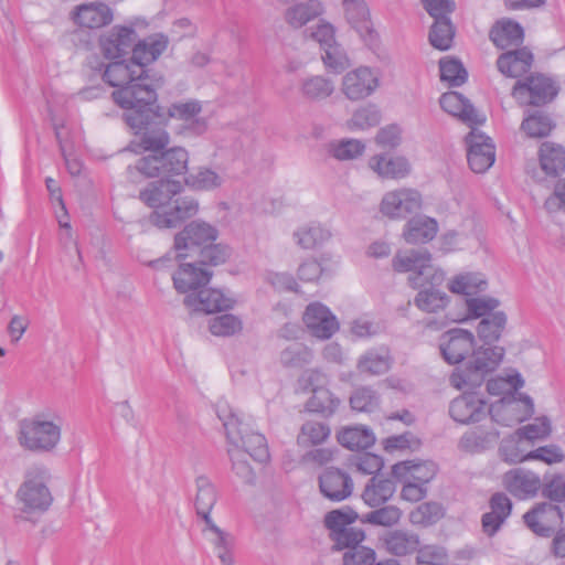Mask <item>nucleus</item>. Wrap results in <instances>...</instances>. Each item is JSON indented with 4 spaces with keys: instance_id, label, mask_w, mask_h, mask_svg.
<instances>
[{
    "instance_id": "obj_42",
    "label": "nucleus",
    "mask_w": 565,
    "mask_h": 565,
    "mask_svg": "<svg viewBox=\"0 0 565 565\" xmlns=\"http://www.w3.org/2000/svg\"><path fill=\"white\" fill-rule=\"evenodd\" d=\"M541 168L551 175L565 170V150L561 145L543 142L540 148Z\"/></svg>"
},
{
    "instance_id": "obj_13",
    "label": "nucleus",
    "mask_w": 565,
    "mask_h": 565,
    "mask_svg": "<svg viewBox=\"0 0 565 565\" xmlns=\"http://www.w3.org/2000/svg\"><path fill=\"white\" fill-rule=\"evenodd\" d=\"M380 86V73L367 66L348 72L341 82V92L352 102L371 96Z\"/></svg>"
},
{
    "instance_id": "obj_23",
    "label": "nucleus",
    "mask_w": 565,
    "mask_h": 565,
    "mask_svg": "<svg viewBox=\"0 0 565 565\" xmlns=\"http://www.w3.org/2000/svg\"><path fill=\"white\" fill-rule=\"evenodd\" d=\"M211 277V271L198 267L195 264L185 263L179 266L172 279L174 288L180 294H185L186 296L192 292H198L205 287L210 282Z\"/></svg>"
},
{
    "instance_id": "obj_24",
    "label": "nucleus",
    "mask_w": 565,
    "mask_h": 565,
    "mask_svg": "<svg viewBox=\"0 0 565 565\" xmlns=\"http://www.w3.org/2000/svg\"><path fill=\"white\" fill-rule=\"evenodd\" d=\"M321 493L331 501H342L351 495L353 481L344 471L337 468L327 469L319 478Z\"/></svg>"
},
{
    "instance_id": "obj_45",
    "label": "nucleus",
    "mask_w": 565,
    "mask_h": 565,
    "mask_svg": "<svg viewBox=\"0 0 565 565\" xmlns=\"http://www.w3.org/2000/svg\"><path fill=\"white\" fill-rule=\"evenodd\" d=\"M500 437L497 429L477 428L466 433L460 439V446L471 452L481 451L494 446Z\"/></svg>"
},
{
    "instance_id": "obj_5",
    "label": "nucleus",
    "mask_w": 565,
    "mask_h": 565,
    "mask_svg": "<svg viewBox=\"0 0 565 565\" xmlns=\"http://www.w3.org/2000/svg\"><path fill=\"white\" fill-rule=\"evenodd\" d=\"M393 268L399 273H412L409 281L414 288L440 285L444 273L435 267L431 255L426 249H409L397 253L393 258Z\"/></svg>"
},
{
    "instance_id": "obj_53",
    "label": "nucleus",
    "mask_w": 565,
    "mask_h": 565,
    "mask_svg": "<svg viewBox=\"0 0 565 565\" xmlns=\"http://www.w3.org/2000/svg\"><path fill=\"white\" fill-rule=\"evenodd\" d=\"M553 128L554 124L551 118L542 111H534L533 114L526 115L521 124V129L530 138H543L547 136Z\"/></svg>"
},
{
    "instance_id": "obj_30",
    "label": "nucleus",
    "mask_w": 565,
    "mask_h": 565,
    "mask_svg": "<svg viewBox=\"0 0 565 565\" xmlns=\"http://www.w3.org/2000/svg\"><path fill=\"white\" fill-rule=\"evenodd\" d=\"M490 512L482 515L483 532L490 536L497 533L511 514V500L502 492L494 493L490 499Z\"/></svg>"
},
{
    "instance_id": "obj_55",
    "label": "nucleus",
    "mask_w": 565,
    "mask_h": 565,
    "mask_svg": "<svg viewBox=\"0 0 565 565\" xmlns=\"http://www.w3.org/2000/svg\"><path fill=\"white\" fill-rule=\"evenodd\" d=\"M349 23L359 31L369 30V8L364 0H343Z\"/></svg>"
},
{
    "instance_id": "obj_22",
    "label": "nucleus",
    "mask_w": 565,
    "mask_h": 565,
    "mask_svg": "<svg viewBox=\"0 0 565 565\" xmlns=\"http://www.w3.org/2000/svg\"><path fill=\"white\" fill-rule=\"evenodd\" d=\"M183 303L194 312L213 313L232 308L234 301L220 289L203 287L184 297Z\"/></svg>"
},
{
    "instance_id": "obj_27",
    "label": "nucleus",
    "mask_w": 565,
    "mask_h": 565,
    "mask_svg": "<svg viewBox=\"0 0 565 565\" xmlns=\"http://www.w3.org/2000/svg\"><path fill=\"white\" fill-rule=\"evenodd\" d=\"M503 483L507 490L519 499L535 495L542 487L539 476L521 469L507 472L503 477Z\"/></svg>"
},
{
    "instance_id": "obj_31",
    "label": "nucleus",
    "mask_w": 565,
    "mask_h": 565,
    "mask_svg": "<svg viewBox=\"0 0 565 565\" xmlns=\"http://www.w3.org/2000/svg\"><path fill=\"white\" fill-rule=\"evenodd\" d=\"M369 167L380 178L403 179L408 175L411 166L404 157L375 154L370 158Z\"/></svg>"
},
{
    "instance_id": "obj_16",
    "label": "nucleus",
    "mask_w": 565,
    "mask_h": 565,
    "mask_svg": "<svg viewBox=\"0 0 565 565\" xmlns=\"http://www.w3.org/2000/svg\"><path fill=\"white\" fill-rule=\"evenodd\" d=\"M523 519L527 527L535 534L548 537L563 523V513L559 507L543 502L527 511Z\"/></svg>"
},
{
    "instance_id": "obj_64",
    "label": "nucleus",
    "mask_w": 565,
    "mask_h": 565,
    "mask_svg": "<svg viewBox=\"0 0 565 565\" xmlns=\"http://www.w3.org/2000/svg\"><path fill=\"white\" fill-rule=\"evenodd\" d=\"M364 539V531L352 525L343 531L335 532L333 537H331L334 543V548L345 551L360 546Z\"/></svg>"
},
{
    "instance_id": "obj_49",
    "label": "nucleus",
    "mask_w": 565,
    "mask_h": 565,
    "mask_svg": "<svg viewBox=\"0 0 565 565\" xmlns=\"http://www.w3.org/2000/svg\"><path fill=\"white\" fill-rule=\"evenodd\" d=\"M328 153L339 161L354 160L365 151V145L359 139L333 140L328 143Z\"/></svg>"
},
{
    "instance_id": "obj_38",
    "label": "nucleus",
    "mask_w": 565,
    "mask_h": 565,
    "mask_svg": "<svg viewBox=\"0 0 565 565\" xmlns=\"http://www.w3.org/2000/svg\"><path fill=\"white\" fill-rule=\"evenodd\" d=\"M522 26L511 20H502L491 29L490 39L500 49L519 45L523 41Z\"/></svg>"
},
{
    "instance_id": "obj_60",
    "label": "nucleus",
    "mask_w": 565,
    "mask_h": 565,
    "mask_svg": "<svg viewBox=\"0 0 565 565\" xmlns=\"http://www.w3.org/2000/svg\"><path fill=\"white\" fill-rule=\"evenodd\" d=\"M311 361V350L301 343H292L280 353V362L288 367H301Z\"/></svg>"
},
{
    "instance_id": "obj_29",
    "label": "nucleus",
    "mask_w": 565,
    "mask_h": 565,
    "mask_svg": "<svg viewBox=\"0 0 565 565\" xmlns=\"http://www.w3.org/2000/svg\"><path fill=\"white\" fill-rule=\"evenodd\" d=\"M437 473V466L433 461H401L392 467V475L396 479H409L426 487Z\"/></svg>"
},
{
    "instance_id": "obj_9",
    "label": "nucleus",
    "mask_w": 565,
    "mask_h": 565,
    "mask_svg": "<svg viewBox=\"0 0 565 565\" xmlns=\"http://www.w3.org/2000/svg\"><path fill=\"white\" fill-rule=\"evenodd\" d=\"M557 93L558 87L553 79L543 74H532L524 81H518L511 94L521 106H541L551 102Z\"/></svg>"
},
{
    "instance_id": "obj_41",
    "label": "nucleus",
    "mask_w": 565,
    "mask_h": 565,
    "mask_svg": "<svg viewBox=\"0 0 565 565\" xmlns=\"http://www.w3.org/2000/svg\"><path fill=\"white\" fill-rule=\"evenodd\" d=\"M196 495H195V509L198 515H200L204 523L211 519V511L216 502V491L214 486L206 477H198L195 480Z\"/></svg>"
},
{
    "instance_id": "obj_46",
    "label": "nucleus",
    "mask_w": 565,
    "mask_h": 565,
    "mask_svg": "<svg viewBox=\"0 0 565 565\" xmlns=\"http://www.w3.org/2000/svg\"><path fill=\"white\" fill-rule=\"evenodd\" d=\"M434 19L435 22L429 31V42L435 49L447 51L451 47L455 35L449 14L435 17Z\"/></svg>"
},
{
    "instance_id": "obj_14",
    "label": "nucleus",
    "mask_w": 565,
    "mask_h": 565,
    "mask_svg": "<svg viewBox=\"0 0 565 565\" xmlns=\"http://www.w3.org/2000/svg\"><path fill=\"white\" fill-rule=\"evenodd\" d=\"M146 71L141 68L138 64H135L134 60L129 63L122 61H116L110 63L104 74L103 78L106 83H108L113 87H117L116 90L113 92V95L119 90L126 88H153L152 86L145 83L146 81Z\"/></svg>"
},
{
    "instance_id": "obj_37",
    "label": "nucleus",
    "mask_w": 565,
    "mask_h": 565,
    "mask_svg": "<svg viewBox=\"0 0 565 565\" xmlns=\"http://www.w3.org/2000/svg\"><path fill=\"white\" fill-rule=\"evenodd\" d=\"M395 491L396 486L392 480L372 477L363 490L362 499L369 507L377 508L386 503Z\"/></svg>"
},
{
    "instance_id": "obj_59",
    "label": "nucleus",
    "mask_w": 565,
    "mask_h": 565,
    "mask_svg": "<svg viewBox=\"0 0 565 565\" xmlns=\"http://www.w3.org/2000/svg\"><path fill=\"white\" fill-rule=\"evenodd\" d=\"M209 329L216 337H231L242 331V320L232 315L225 313L210 320Z\"/></svg>"
},
{
    "instance_id": "obj_7",
    "label": "nucleus",
    "mask_w": 565,
    "mask_h": 565,
    "mask_svg": "<svg viewBox=\"0 0 565 565\" xmlns=\"http://www.w3.org/2000/svg\"><path fill=\"white\" fill-rule=\"evenodd\" d=\"M216 414L223 423L225 434L228 440V456L232 461V468L235 475L241 478L245 483H253L255 481V472L246 460V455L241 449L239 440H242L241 430L236 429L238 423V415L225 402H220L216 405Z\"/></svg>"
},
{
    "instance_id": "obj_17",
    "label": "nucleus",
    "mask_w": 565,
    "mask_h": 565,
    "mask_svg": "<svg viewBox=\"0 0 565 565\" xmlns=\"http://www.w3.org/2000/svg\"><path fill=\"white\" fill-rule=\"evenodd\" d=\"M466 141L468 145L467 160L471 170L476 173L486 172L495 159L492 140L478 129L472 128Z\"/></svg>"
},
{
    "instance_id": "obj_63",
    "label": "nucleus",
    "mask_w": 565,
    "mask_h": 565,
    "mask_svg": "<svg viewBox=\"0 0 565 565\" xmlns=\"http://www.w3.org/2000/svg\"><path fill=\"white\" fill-rule=\"evenodd\" d=\"M350 405L358 412H373L380 405V396L370 387H360L351 395Z\"/></svg>"
},
{
    "instance_id": "obj_48",
    "label": "nucleus",
    "mask_w": 565,
    "mask_h": 565,
    "mask_svg": "<svg viewBox=\"0 0 565 565\" xmlns=\"http://www.w3.org/2000/svg\"><path fill=\"white\" fill-rule=\"evenodd\" d=\"M487 286V280L479 273H466L457 275L448 284V288L451 292L466 296H471L479 291H483L486 290Z\"/></svg>"
},
{
    "instance_id": "obj_21",
    "label": "nucleus",
    "mask_w": 565,
    "mask_h": 565,
    "mask_svg": "<svg viewBox=\"0 0 565 565\" xmlns=\"http://www.w3.org/2000/svg\"><path fill=\"white\" fill-rule=\"evenodd\" d=\"M302 320L310 333L318 339H329L339 329L337 317L321 302L309 303Z\"/></svg>"
},
{
    "instance_id": "obj_57",
    "label": "nucleus",
    "mask_w": 565,
    "mask_h": 565,
    "mask_svg": "<svg viewBox=\"0 0 565 565\" xmlns=\"http://www.w3.org/2000/svg\"><path fill=\"white\" fill-rule=\"evenodd\" d=\"M414 302L422 311L438 312L446 307L448 297L445 292L429 288L420 290L415 297Z\"/></svg>"
},
{
    "instance_id": "obj_18",
    "label": "nucleus",
    "mask_w": 565,
    "mask_h": 565,
    "mask_svg": "<svg viewBox=\"0 0 565 565\" xmlns=\"http://www.w3.org/2000/svg\"><path fill=\"white\" fill-rule=\"evenodd\" d=\"M488 414L487 402L476 392H465L454 398L449 405V415L460 424L480 422Z\"/></svg>"
},
{
    "instance_id": "obj_39",
    "label": "nucleus",
    "mask_w": 565,
    "mask_h": 565,
    "mask_svg": "<svg viewBox=\"0 0 565 565\" xmlns=\"http://www.w3.org/2000/svg\"><path fill=\"white\" fill-rule=\"evenodd\" d=\"M386 551L396 556L414 553L419 547V539L416 534L402 530L388 532L383 537Z\"/></svg>"
},
{
    "instance_id": "obj_51",
    "label": "nucleus",
    "mask_w": 565,
    "mask_h": 565,
    "mask_svg": "<svg viewBox=\"0 0 565 565\" xmlns=\"http://www.w3.org/2000/svg\"><path fill=\"white\" fill-rule=\"evenodd\" d=\"M334 92L333 81L315 75L307 77L301 83L302 95L310 100H322L330 97Z\"/></svg>"
},
{
    "instance_id": "obj_26",
    "label": "nucleus",
    "mask_w": 565,
    "mask_h": 565,
    "mask_svg": "<svg viewBox=\"0 0 565 565\" xmlns=\"http://www.w3.org/2000/svg\"><path fill=\"white\" fill-rule=\"evenodd\" d=\"M440 107L454 117H458L462 122L473 126L484 121V117L479 115L470 102L457 92L444 93L439 98Z\"/></svg>"
},
{
    "instance_id": "obj_50",
    "label": "nucleus",
    "mask_w": 565,
    "mask_h": 565,
    "mask_svg": "<svg viewBox=\"0 0 565 565\" xmlns=\"http://www.w3.org/2000/svg\"><path fill=\"white\" fill-rule=\"evenodd\" d=\"M381 122V111L375 105L359 107L347 120V128L350 131H364L376 127Z\"/></svg>"
},
{
    "instance_id": "obj_19",
    "label": "nucleus",
    "mask_w": 565,
    "mask_h": 565,
    "mask_svg": "<svg viewBox=\"0 0 565 565\" xmlns=\"http://www.w3.org/2000/svg\"><path fill=\"white\" fill-rule=\"evenodd\" d=\"M475 337L465 329H451L443 334L439 343L440 353L449 364L460 363L468 354L473 353Z\"/></svg>"
},
{
    "instance_id": "obj_43",
    "label": "nucleus",
    "mask_w": 565,
    "mask_h": 565,
    "mask_svg": "<svg viewBox=\"0 0 565 565\" xmlns=\"http://www.w3.org/2000/svg\"><path fill=\"white\" fill-rule=\"evenodd\" d=\"M184 183L198 191H212L224 183V177L206 167H200L184 178Z\"/></svg>"
},
{
    "instance_id": "obj_61",
    "label": "nucleus",
    "mask_w": 565,
    "mask_h": 565,
    "mask_svg": "<svg viewBox=\"0 0 565 565\" xmlns=\"http://www.w3.org/2000/svg\"><path fill=\"white\" fill-rule=\"evenodd\" d=\"M358 519V514L351 509H339L330 511L324 516V524L327 529L330 531V537H333V534L339 531H343L350 527L355 520Z\"/></svg>"
},
{
    "instance_id": "obj_56",
    "label": "nucleus",
    "mask_w": 565,
    "mask_h": 565,
    "mask_svg": "<svg viewBox=\"0 0 565 565\" xmlns=\"http://www.w3.org/2000/svg\"><path fill=\"white\" fill-rule=\"evenodd\" d=\"M439 70L440 79L447 82L450 86H460L467 81L468 73L459 60L441 58Z\"/></svg>"
},
{
    "instance_id": "obj_35",
    "label": "nucleus",
    "mask_w": 565,
    "mask_h": 565,
    "mask_svg": "<svg viewBox=\"0 0 565 565\" xmlns=\"http://www.w3.org/2000/svg\"><path fill=\"white\" fill-rule=\"evenodd\" d=\"M437 232L436 220L420 215L407 221L403 230V237L408 244H423L431 241Z\"/></svg>"
},
{
    "instance_id": "obj_62",
    "label": "nucleus",
    "mask_w": 565,
    "mask_h": 565,
    "mask_svg": "<svg viewBox=\"0 0 565 565\" xmlns=\"http://www.w3.org/2000/svg\"><path fill=\"white\" fill-rule=\"evenodd\" d=\"M377 508L379 509L364 515V522L381 526H393L399 522L402 518V511L399 508L395 505Z\"/></svg>"
},
{
    "instance_id": "obj_6",
    "label": "nucleus",
    "mask_w": 565,
    "mask_h": 565,
    "mask_svg": "<svg viewBox=\"0 0 565 565\" xmlns=\"http://www.w3.org/2000/svg\"><path fill=\"white\" fill-rule=\"evenodd\" d=\"M504 355L502 347L479 348L473 350L471 364L465 370H456L450 383L458 390H469L482 384L484 375L500 364Z\"/></svg>"
},
{
    "instance_id": "obj_36",
    "label": "nucleus",
    "mask_w": 565,
    "mask_h": 565,
    "mask_svg": "<svg viewBox=\"0 0 565 565\" xmlns=\"http://www.w3.org/2000/svg\"><path fill=\"white\" fill-rule=\"evenodd\" d=\"M323 13L319 0H307L289 6L284 12L285 22L292 29H300Z\"/></svg>"
},
{
    "instance_id": "obj_40",
    "label": "nucleus",
    "mask_w": 565,
    "mask_h": 565,
    "mask_svg": "<svg viewBox=\"0 0 565 565\" xmlns=\"http://www.w3.org/2000/svg\"><path fill=\"white\" fill-rule=\"evenodd\" d=\"M392 359L386 350H370L362 354L356 362L360 374L381 375L391 369Z\"/></svg>"
},
{
    "instance_id": "obj_44",
    "label": "nucleus",
    "mask_w": 565,
    "mask_h": 565,
    "mask_svg": "<svg viewBox=\"0 0 565 565\" xmlns=\"http://www.w3.org/2000/svg\"><path fill=\"white\" fill-rule=\"evenodd\" d=\"M331 434L329 425L308 420L302 424L300 431L297 436V444L301 448H310L323 444Z\"/></svg>"
},
{
    "instance_id": "obj_11",
    "label": "nucleus",
    "mask_w": 565,
    "mask_h": 565,
    "mask_svg": "<svg viewBox=\"0 0 565 565\" xmlns=\"http://www.w3.org/2000/svg\"><path fill=\"white\" fill-rule=\"evenodd\" d=\"M422 194L412 188H399L386 192L380 203V212L390 220H404L422 209Z\"/></svg>"
},
{
    "instance_id": "obj_47",
    "label": "nucleus",
    "mask_w": 565,
    "mask_h": 565,
    "mask_svg": "<svg viewBox=\"0 0 565 565\" xmlns=\"http://www.w3.org/2000/svg\"><path fill=\"white\" fill-rule=\"evenodd\" d=\"M338 441L345 448L365 449L375 441L373 433L366 427H347L338 434Z\"/></svg>"
},
{
    "instance_id": "obj_32",
    "label": "nucleus",
    "mask_w": 565,
    "mask_h": 565,
    "mask_svg": "<svg viewBox=\"0 0 565 565\" xmlns=\"http://www.w3.org/2000/svg\"><path fill=\"white\" fill-rule=\"evenodd\" d=\"M236 429L241 430L242 440H239L241 449L255 461L265 462L269 458L268 447L265 437L254 431L250 425L243 423L238 417Z\"/></svg>"
},
{
    "instance_id": "obj_33",
    "label": "nucleus",
    "mask_w": 565,
    "mask_h": 565,
    "mask_svg": "<svg viewBox=\"0 0 565 565\" xmlns=\"http://www.w3.org/2000/svg\"><path fill=\"white\" fill-rule=\"evenodd\" d=\"M532 63V53L523 47L501 54L497 61V66L503 75L515 78L525 74L531 68Z\"/></svg>"
},
{
    "instance_id": "obj_25",
    "label": "nucleus",
    "mask_w": 565,
    "mask_h": 565,
    "mask_svg": "<svg viewBox=\"0 0 565 565\" xmlns=\"http://www.w3.org/2000/svg\"><path fill=\"white\" fill-rule=\"evenodd\" d=\"M203 535L213 546V551L222 565H234L235 537L221 527L213 520H207L202 530Z\"/></svg>"
},
{
    "instance_id": "obj_28",
    "label": "nucleus",
    "mask_w": 565,
    "mask_h": 565,
    "mask_svg": "<svg viewBox=\"0 0 565 565\" xmlns=\"http://www.w3.org/2000/svg\"><path fill=\"white\" fill-rule=\"evenodd\" d=\"M169 39L162 33H156L137 42L132 49V60L141 68L157 61L167 50Z\"/></svg>"
},
{
    "instance_id": "obj_20",
    "label": "nucleus",
    "mask_w": 565,
    "mask_h": 565,
    "mask_svg": "<svg viewBox=\"0 0 565 565\" xmlns=\"http://www.w3.org/2000/svg\"><path fill=\"white\" fill-rule=\"evenodd\" d=\"M137 33L132 26L115 25L100 36V49L105 57L118 60L128 54L136 44Z\"/></svg>"
},
{
    "instance_id": "obj_3",
    "label": "nucleus",
    "mask_w": 565,
    "mask_h": 565,
    "mask_svg": "<svg viewBox=\"0 0 565 565\" xmlns=\"http://www.w3.org/2000/svg\"><path fill=\"white\" fill-rule=\"evenodd\" d=\"M63 419L55 413H38L18 424L19 445L34 454L54 452L62 440Z\"/></svg>"
},
{
    "instance_id": "obj_10",
    "label": "nucleus",
    "mask_w": 565,
    "mask_h": 565,
    "mask_svg": "<svg viewBox=\"0 0 565 565\" xmlns=\"http://www.w3.org/2000/svg\"><path fill=\"white\" fill-rule=\"evenodd\" d=\"M217 235V230L204 221L190 222L174 237L177 258L184 259L191 256L192 253H196L205 245L214 243Z\"/></svg>"
},
{
    "instance_id": "obj_34",
    "label": "nucleus",
    "mask_w": 565,
    "mask_h": 565,
    "mask_svg": "<svg viewBox=\"0 0 565 565\" xmlns=\"http://www.w3.org/2000/svg\"><path fill=\"white\" fill-rule=\"evenodd\" d=\"M332 237L329 227L321 223L311 222L299 226L294 233L292 238L297 246L302 249H315L321 247Z\"/></svg>"
},
{
    "instance_id": "obj_8",
    "label": "nucleus",
    "mask_w": 565,
    "mask_h": 565,
    "mask_svg": "<svg viewBox=\"0 0 565 565\" xmlns=\"http://www.w3.org/2000/svg\"><path fill=\"white\" fill-rule=\"evenodd\" d=\"M47 481L49 472L43 467H33L26 472L25 480L17 492L21 512H43L51 505L52 495Z\"/></svg>"
},
{
    "instance_id": "obj_54",
    "label": "nucleus",
    "mask_w": 565,
    "mask_h": 565,
    "mask_svg": "<svg viewBox=\"0 0 565 565\" xmlns=\"http://www.w3.org/2000/svg\"><path fill=\"white\" fill-rule=\"evenodd\" d=\"M507 323L504 312L497 311L492 315L484 317L478 326L479 337L487 343L495 342L499 340L501 332Z\"/></svg>"
},
{
    "instance_id": "obj_52",
    "label": "nucleus",
    "mask_w": 565,
    "mask_h": 565,
    "mask_svg": "<svg viewBox=\"0 0 565 565\" xmlns=\"http://www.w3.org/2000/svg\"><path fill=\"white\" fill-rule=\"evenodd\" d=\"M340 403L341 401L326 386L323 388L315 390V393H312L311 397L308 399L306 407L309 412L330 416L338 409Z\"/></svg>"
},
{
    "instance_id": "obj_2",
    "label": "nucleus",
    "mask_w": 565,
    "mask_h": 565,
    "mask_svg": "<svg viewBox=\"0 0 565 565\" xmlns=\"http://www.w3.org/2000/svg\"><path fill=\"white\" fill-rule=\"evenodd\" d=\"M183 189L180 181L161 179L150 182L139 192V199L149 207L154 209L149 221L158 228L177 227L180 223L198 214L199 202L191 196L178 198Z\"/></svg>"
},
{
    "instance_id": "obj_1",
    "label": "nucleus",
    "mask_w": 565,
    "mask_h": 565,
    "mask_svg": "<svg viewBox=\"0 0 565 565\" xmlns=\"http://www.w3.org/2000/svg\"><path fill=\"white\" fill-rule=\"evenodd\" d=\"M115 103L126 109L124 119L138 138V146L156 153L167 148L170 136L161 124V115L153 110L154 88H126L114 94Z\"/></svg>"
},
{
    "instance_id": "obj_12",
    "label": "nucleus",
    "mask_w": 565,
    "mask_h": 565,
    "mask_svg": "<svg viewBox=\"0 0 565 565\" xmlns=\"http://www.w3.org/2000/svg\"><path fill=\"white\" fill-rule=\"evenodd\" d=\"M533 412V402L527 395H520L516 399L514 394H509L488 407L492 422L508 427L524 420Z\"/></svg>"
},
{
    "instance_id": "obj_4",
    "label": "nucleus",
    "mask_w": 565,
    "mask_h": 565,
    "mask_svg": "<svg viewBox=\"0 0 565 565\" xmlns=\"http://www.w3.org/2000/svg\"><path fill=\"white\" fill-rule=\"evenodd\" d=\"M189 153L182 147L163 149L156 153L141 157L135 166L127 168V179L136 183L138 174L146 178H158L161 175H180L188 170Z\"/></svg>"
},
{
    "instance_id": "obj_15",
    "label": "nucleus",
    "mask_w": 565,
    "mask_h": 565,
    "mask_svg": "<svg viewBox=\"0 0 565 565\" xmlns=\"http://www.w3.org/2000/svg\"><path fill=\"white\" fill-rule=\"evenodd\" d=\"M75 25L82 29H100L114 20V10L103 1H90L77 4L70 12Z\"/></svg>"
},
{
    "instance_id": "obj_58",
    "label": "nucleus",
    "mask_w": 565,
    "mask_h": 565,
    "mask_svg": "<svg viewBox=\"0 0 565 565\" xmlns=\"http://www.w3.org/2000/svg\"><path fill=\"white\" fill-rule=\"evenodd\" d=\"M444 515L443 507L437 502H425L409 513V521L414 525H431Z\"/></svg>"
}]
</instances>
